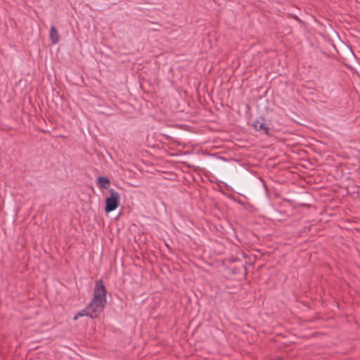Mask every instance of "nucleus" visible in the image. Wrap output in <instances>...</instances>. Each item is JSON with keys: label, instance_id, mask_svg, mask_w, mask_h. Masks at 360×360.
<instances>
[{"label": "nucleus", "instance_id": "nucleus-5", "mask_svg": "<svg viewBox=\"0 0 360 360\" xmlns=\"http://www.w3.org/2000/svg\"><path fill=\"white\" fill-rule=\"evenodd\" d=\"M50 39L53 44H56L59 41V34L55 27L52 26L50 29Z\"/></svg>", "mask_w": 360, "mask_h": 360}, {"label": "nucleus", "instance_id": "nucleus-4", "mask_svg": "<svg viewBox=\"0 0 360 360\" xmlns=\"http://www.w3.org/2000/svg\"><path fill=\"white\" fill-rule=\"evenodd\" d=\"M110 179L105 176H99L97 179V185L100 188L107 189L110 186Z\"/></svg>", "mask_w": 360, "mask_h": 360}, {"label": "nucleus", "instance_id": "nucleus-3", "mask_svg": "<svg viewBox=\"0 0 360 360\" xmlns=\"http://www.w3.org/2000/svg\"><path fill=\"white\" fill-rule=\"evenodd\" d=\"M252 127H254V129L256 131H262L263 134H269V127L264 122H262L259 120H256L254 122Z\"/></svg>", "mask_w": 360, "mask_h": 360}, {"label": "nucleus", "instance_id": "nucleus-2", "mask_svg": "<svg viewBox=\"0 0 360 360\" xmlns=\"http://www.w3.org/2000/svg\"><path fill=\"white\" fill-rule=\"evenodd\" d=\"M110 196L105 200V211L108 213L114 211L119 205L120 196V194L113 189L109 191Z\"/></svg>", "mask_w": 360, "mask_h": 360}, {"label": "nucleus", "instance_id": "nucleus-1", "mask_svg": "<svg viewBox=\"0 0 360 360\" xmlns=\"http://www.w3.org/2000/svg\"><path fill=\"white\" fill-rule=\"evenodd\" d=\"M107 290L102 280L96 282L93 298L85 309L78 312L74 317L77 320L79 317L87 316L92 319H96L103 312L106 304Z\"/></svg>", "mask_w": 360, "mask_h": 360}]
</instances>
